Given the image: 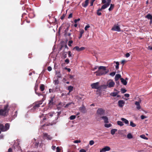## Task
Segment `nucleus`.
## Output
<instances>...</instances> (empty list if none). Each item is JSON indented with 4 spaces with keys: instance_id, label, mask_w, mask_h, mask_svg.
Masks as SVG:
<instances>
[{
    "instance_id": "obj_1",
    "label": "nucleus",
    "mask_w": 152,
    "mask_h": 152,
    "mask_svg": "<svg viewBox=\"0 0 152 152\" xmlns=\"http://www.w3.org/2000/svg\"><path fill=\"white\" fill-rule=\"evenodd\" d=\"M109 71L106 69V67L104 66H100L98 67V70L95 72L96 76H101L106 75L108 73Z\"/></svg>"
},
{
    "instance_id": "obj_2",
    "label": "nucleus",
    "mask_w": 152,
    "mask_h": 152,
    "mask_svg": "<svg viewBox=\"0 0 152 152\" xmlns=\"http://www.w3.org/2000/svg\"><path fill=\"white\" fill-rule=\"evenodd\" d=\"M8 106V105L7 104L4 106L3 109H0V115L4 116L8 113L9 110Z\"/></svg>"
},
{
    "instance_id": "obj_3",
    "label": "nucleus",
    "mask_w": 152,
    "mask_h": 152,
    "mask_svg": "<svg viewBox=\"0 0 152 152\" xmlns=\"http://www.w3.org/2000/svg\"><path fill=\"white\" fill-rule=\"evenodd\" d=\"M10 128V124L7 123L5 126L2 124H0V130L2 132H5L8 130Z\"/></svg>"
},
{
    "instance_id": "obj_4",
    "label": "nucleus",
    "mask_w": 152,
    "mask_h": 152,
    "mask_svg": "<svg viewBox=\"0 0 152 152\" xmlns=\"http://www.w3.org/2000/svg\"><path fill=\"white\" fill-rule=\"evenodd\" d=\"M68 31L69 27H68L64 30V35L66 37H69V39H72V38L70 36L71 35V33L69 32Z\"/></svg>"
},
{
    "instance_id": "obj_5",
    "label": "nucleus",
    "mask_w": 152,
    "mask_h": 152,
    "mask_svg": "<svg viewBox=\"0 0 152 152\" xmlns=\"http://www.w3.org/2000/svg\"><path fill=\"white\" fill-rule=\"evenodd\" d=\"M99 82L93 83L91 84V86L92 88L98 89L99 88Z\"/></svg>"
},
{
    "instance_id": "obj_6",
    "label": "nucleus",
    "mask_w": 152,
    "mask_h": 152,
    "mask_svg": "<svg viewBox=\"0 0 152 152\" xmlns=\"http://www.w3.org/2000/svg\"><path fill=\"white\" fill-rule=\"evenodd\" d=\"M115 84V83L112 80H110L107 83V86L108 88L113 87Z\"/></svg>"
},
{
    "instance_id": "obj_7",
    "label": "nucleus",
    "mask_w": 152,
    "mask_h": 152,
    "mask_svg": "<svg viewBox=\"0 0 152 152\" xmlns=\"http://www.w3.org/2000/svg\"><path fill=\"white\" fill-rule=\"evenodd\" d=\"M105 110L102 108H99L97 111V114L100 115H103L104 114Z\"/></svg>"
},
{
    "instance_id": "obj_8",
    "label": "nucleus",
    "mask_w": 152,
    "mask_h": 152,
    "mask_svg": "<svg viewBox=\"0 0 152 152\" xmlns=\"http://www.w3.org/2000/svg\"><path fill=\"white\" fill-rule=\"evenodd\" d=\"M43 137L44 138L48 140H50L52 139V137L50 135H48L47 133H43Z\"/></svg>"
},
{
    "instance_id": "obj_9",
    "label": "nucleus",
    "mask_w": 152,
    "mask_h": 152,
    "mask_svg": "<svg viewBox=\"0 0 152 152\" xmlns=\"http://www.w3.org/2000/svg\"><path fill=\"white\" fill-rule=\"evenodd\" d=\"M110 148L108 146H106L100 149V152H105L110 150Z\"/></svg>"
},
{
    "instance_id": "obj_10",
    "label": "nucleus",
    "mask_w": 152,
    "mask_h": 152,
    "mask_svg": "<svg viewBox=\"0 0 152 152\" xmlns=\"http://www.w3.org/2000/svg\"><path fill=\"white\" fill-rule=\"evenodd\" d=\"M112 30L118 32L121 31V29L119 26L115 25L111 29Z\"/></svg>"
},
{
    "instance_id": "obj_11",
    "label": "nucleus",
    "mask_w": 152,
    "mask_h": 152,
    "mask_svg": "<svg viewBox=\"0 0 152 152\" xmlns=\"http://www.w3.org/2000/svg\"><path fill=\"white\" fill-rule=\"evenodd\" d=\"M54 97V96L50 97V99L49 100V105H53L55 104V102L53 100Z\"/></svg>"
},
{
    "instance_id": "obj_12",
    "label": "nucleus",
    "mask_w": 152,
    "mask_h": 152,
    "mask_svg": "<svg viewBox=\"0 0 152 152\" xmlns=\"http://www.w3.org/2000/svg\"><path fill=\"white\" fill-rule=\"evenodd\" d=\"M79 110L81 112L83 113H85L86 112V108L83 104L79 108Z\"/></svg>"
},
{
    "instance_id": "obj_13",
    "label": "nucleus",
    "mask_w": 152,
    "mask_h": 152,
    "mask_svg": "<svg viewBox=\"0 0 152 152\" xmlns=\"http://www.w3.org/2000/svg\"><path fill=\"white\" fill-rule=\"evenodd\" d=\"M141 102V100H140L139 102L136 101L135 104L136 106V107L137 109L140 110L141 109V106L140 105V103Z\"/></svg>"
},
{
    "instance_id": "obj_14",
    "label": "nucleus",
    "mask_w": 152,
    "mask_h": 152,
    "mask_svg": "<svg viewBox=\"0 0 152 152\" xmlns=\"http://www.w3.org/2000/svg\"><path fill=\"white\" fill-rule=\"evenodd\" d=\"M85 48L84 47H81L80 48L79 47L76 46L75 47L74 49H75L76 50L78 51H80L82 50H83L85 49Z\"/></svg>"
},
{
    "instance_id": "obj_15",
    "label": "nucleus",
    "mask_w": 152,
    "mask_h": 152,
    "mask_svg": "<svg viewBox=\"0 0 152 152\" xmlns=\"http://www.w3.org/2000/svg\"><path fill=\"white\" fill-rule=\"evenodd\" d=\"M114 91H116L115 92H113L111 93L110 94V95L112 96H116L119 93V91H118L115 89H114Z\"/></svg>"
},
{
    "instance_id": "obj_16",
    "label": "nucleus",
    "mask_w": 152,
    "mask_h": 152,
    "mask_svg": "<svg viewBox=\"0 0 152 152\" xmlns=\"http://www.w3.org/2000/svg\"><path fill=\"white\" fill-rule=\"evenodd\" d=\"M125 104L124 101L123 100H119L118 102V106L120 107L123 106Z\"/></svg>"
},
{
    "instance_id": "obj_17",
    "label": "nucleus",
    "mask_w": 152,
    "mask_h": 152,
    "mask_svg": "<svg viewBox=\"0 0 152 152\" xmlns=\"http://www.w3.org/2000/svg\"><path fill=\"white\" fill-rule=\"evenodd\" d=\"M89 3V0H86L84 3L82 4V6L84 7H86L88 5Z\"/></svg>"
},
{
    "instance_id": "obj_18",
    "label": "nucleus",
    "mask_w": 152,
    "mask_h": 152,
    "mask_svg": "<svg viewBox=\"0 0 152 152\" xmlns=\"http://www.w3.org/2000/svg\"><path fill=\"white\" fill-rule=\"evenodd\" d=\"M101 118L104 120L105 123H107L108 122V118L106 116H102Z\"/></svg>"
},
{
    "instance_id": "obj_19",
    "label": "nucleus",
    "mask_w": 152,
    "mask_h": 152,
    "mask_svg": "<svg viewBox=\"0 0 152 152\" xmlns=\"http://www.w3.org/2000/svg\"><path fill=\"white\" fill-rule=\"evenodd\" d=\"M121 120L122 121H124L125 124L128 125L129 124V122L128 120L124 118H121Z\"/></svg>"
},
{
    "instance_id": "obj_20",
    "label": "nucleus",
    "mask_w": 152,
    "mask_h": 152,
    "mask_svg": "<svg viewBox=\"0 0 152 152\" xmlns=\"http://www.w3.org/2000/svg\"><path fill=\"white\" fill-rule=\"evenodd\" d=\"M121 83L124 85H126L127 84V82L126 80H125L123 78H121Z\"/></svg>"
},
{
    "instance_id": "obj_21",
    "label": "nucleus",
    "mask_w": 152,
    "mask_h": 152,
    "mask_svg": "<svg viewBox=\"0 0 152 152\" xmlns=\"http://www.w3.org/2000/svg\"><path fill=\"white\" fill-rule=\"evenodd\" d=\"M121 75L119 74H116L115 77V81L118 80L119 78L121 77Z\"/></svg>"
},
{
    "instance_id": "obj_22",
    "label": "nucleus",
    "mask_w": 152,
    "mask_h": 152,
    "mask_svg": "<svg viewBox=\"0 0 152 152\" xmlns=\"http://www.w3.org/2000/svg\"><path fill=\"white\" fill-rule=\"evenodd\" d=\"M56 75L58 78H61V75L60 72L56 71Z\"/></svg>"
},
{
    "instance_id": "obj_23",
    "label": "nucleus",
    "mask_w": 152,
    "mask_h": 152,
    "mask_svg": "<svg viewBox=\"0 0 152 152\" xmlns=\"http://www.w3.org/2000/svg\"><path fill=\"white\" fill-rule=\"evenodd\" d=\"M109 5L107 4V3L105 4L102 6V9L104 10Z\"/></svg>"
},
{
    "instance_id": "obj_24",
    "label": "nucleus",
    "mask_w": 152,
    "mask_h": 152,
    "mask_svg": "<svg viewBox=\"0 0 152 152\" xmlns=\"http://www.w3.org/2000/svg\"><path fill=\"white\" fill-rule=\"evenodd\" d=\"M117 131V129H111L110 131L111 134L112 135H114L115 134V133Z\"/></svg>"
},
{
    "instance_id": "obj_25",
    "label": "nucleus",
    "mask_w": 152,
    "mask_h": 152,
    "mask_svg": "<svg viewBox=\"0 0 152 152\" xmlns=\"http://www.w3.org/2000/svg\"><path fill=\"white\" fill-rule=\"evenodd\" d=\"M73 89V87L71 86H69L67 88V90H68L69 92L72 91Z\"/></svg>"
},
{
    "instance_id": "obj_26",
    "label": "nucleus",
    "mask_w": 152,
    "mask_h": 152,
    "mask_svg": "<svg viewBox=\"0 0 152 152\" xmlns=\"http://www.w3.org/2000/svg\"><path fill=\"white\" fill-rule=\"evenodd\" d=\"M145 18H147L148 19H152V15L150 14H148L145 17Z\"/></svg>"
},
{
    "instance_id": "obj_27",
    "label": "nucleus",
    "mask_w": 152,
    "mask_h": 152,
    "mask_svg": "<svg viewBox=\"0 0 152 152\" xmlns=\"http://www.w3.org/2000/svg\"><path fill=\"white\" fill-rule=\"evenodd\" d=\"M114 7V5L113 4H111L110 5V7L108 9V10L110 11L112 10L113 9Z\"/></svg>"
},
{
    "instance_id": "obj_28",
    "label": "nucleus",
    "mask_w": 152,
    "mask_h": 152,
    "mask_svg": "<svg viewBox=\"0 0 152 152\" xmlns=\"http://www.w3.org/2000/svg\"><path fill=\"white\" fill-rule=\"evenodd\" d=\"M117 123V124L120 126H123L124 125L123 122L121 121H118Z\"/></svg>"
},
{
    "instance_id": "obj_29",
    "label": "nucleus",
    "mask_w": 152,
    "mask_h": 152,
    "mask_svg": "<svg viewBox=\"0 0 152 152\" xmlns=\"http://www.w3.org/2000/svg\"><path fill=\"white\" fill-rule=\"evenodd\" d=\"M130 125L132 127H134L136 126V125L132 121H131L130 122Z\"/></svg>"
},
{
    "instance_id": "obj_30",
    "label": "nucleus",
    "mask_w": 152,
    "mask_h": 152,
    "mask_svg": "<svg viewBox=\"0 0 152 152\" xmlns=\"http://www.w3.org/2000/svg\"><path fill=\"white\" fill-rule=\"evenodd\" d=\"M40 89L42 91H43L45 89V86L44 85L42 84L40 86Z\"/></svg>"
},
{
    "instance_id": "obj_31",
    "label": "nucleus",
    "mask_w": 152,
    "mask_h": 152,
    "mask_svg": "<svg viewBox=\"0 0 152 152\" xmlns=\"http://www.w3.org/2000/svg\"><path fill=\"white\" fill-rule=\"evenodd\" d=\"M127 138L129 139H131L133 138L132 135L130 133H129L127 135Z\"/></svg>"
},
{
    "instance_id": "obj_32",
    "label": "nucleus",
    "mask_w": 152,
    "mask_h": 152,
    "mask_svg": "<svg viewBox=\"0 0 152 152\" xmlns=\"http://www.w3.org/2000/svg\"><path fill=\"white\" fill-rule=\"evenodd\" d=\"M84 32V31L83 30H81L80 31V35L79 37V38H81L82 36V34Z\"/></svg>"
},
{
    "instance_id": "obj_33",
    "label": "nucleus",
    "mask_w": 152,
    "mask_h": 152,
    "mask_svg": "<svg viewBox=\"0 0 152 152\" xmlns=\"http://www.w3.org/2000/svg\"><path fill=\"white\" fill-rule=\"evenodd\" d=\"M112 126V125L110 124H105L104 125L105 127L106 128H109L110 127Z\"/></svg>"
},
{
    "instance_id": "obj_34",
    "label": "nucleus",
    "mask_w": 152,
    "mask_h": 152,
    "mask_svg": "<svg viewBox=\"0 0 152 152\" xmlns=\"http://www.w3.org/2000/svg\"><path fill=\"white\" fill-rule=\"evenodd\" d=\"M53 83L55 85H58L59 83V81L58 79L54 80L53 81Z\"/></svg>"
},
{
    "instance_id": "obj_35",
    "label": "nucleus",
    "mask_w": 152,
    "mask_h": 152,
    "mask_svg": "<svg viewBox=\"0 0 152 152\" xmlns=\"http://www.w3.org/2000/svg\"><path fill=\"white\" fill-rule=\"evenodd\" d=\"M76 118V116L75 115H72L69 118L71 120H74V119H75Z\"/></svg>"
},
{
    "instance_id": "obj_36",
    "label": "nucleus",
    "mask_w": 152,
    "mask_h": 152,
    "mask_svg": "<svg viewBox=\"0 0 152 152\" xmlns=\"http://www.w3.org/2000/svg\"><path fill=\"white\" fill-rule=\"evenodd\" d=\"M115 64L116 65L115 66V68L116 69H118L119 68V63L118 62H116Z\"/></svg>"
},
{
    "instance_id": "obj_37",
    "label": "nucleus",
    "mask_w": 152,
    "mask_h": 152,
    "mask_svg": "<svg viewBox=\"0 0 152 152\" xmlns=\"http://www.w3.org/2000/svg\"><path fill=\"white\" fill-rule=\"evenodd\" d=\"M140 137H141L142 138L145 139V140H148V138L146 137L144 135H142L140 136Z\"/></svg>"
},
{
    "instance_id": "obj_38",
    "label": "nucleus",
    "mask_w": 152,
    "mask_h": 152,
    "mask_svg": "<svg viewBox=\"0 0 152 152\" xmlns=\"http://www.w3.org/2000/svg\"><path fill=\"white\" fill-rule=\"evenodd\" d=\"M115 72H113L110 74V75L112 77H113L115 74Z\"/></svg>"
},
{
    "instance_id": "obj_39",
    "label": "nucleus",
    "mask_w": 152,
    "mask_h": 152,
    "mask_svg": "<svg viewBox=\"0 0 152 152\" xmlns=\"http://www.w3.org/2000/svg\"><path fill=\"white\" fill-rule=\"evenodd\" d=\"M121 91L122 93H124L126 91V90L125 89L121 88Z\"/></svg>"
},
{
    "instance_id": "obj_40",
    "label": "nucleus",
    "mask_w": 152,
    "mask_h": 152,
    "mask_svg": "<svg viewBox=\"0 0 152 152\" xmlns=\"http://www.w3.org/2000/svg\"><path fill=\"white\" fill-rule=\"evenodd\" d=\"M73 42L72 40H70L68 42V45L69 46H71V44H72Z\"/></svg>"
},
{
    "instance_id": "obj_41",
    "label": "nucleus",
    "mask_w": 152,
    "mask_h": 152,
    "mask_svg": "<svg viewBox=\"0 0 152 152\" xmlns=\"http://www.w3.org/2000/svg\"><path fill=\"white\" fill-rule=\"evenodd\" d=\"M94 143V142L93 140H91L89 142V144L91 145H93Z\"/></svg>"
},
{
    "instance_id": "obj_42",
    "label": "nucleus",
    "mask_w": 152,
    "mask_h": 152,
    "mask_svg": "<svg viewBox=\"0 0 152 152\" xmlns=\"http://www.w3.org/2000/svg\"><path fill=\"white\" fill-rule=\"evenodd\" d=\"M90 27L89 25H87L86 26L85 28V30L86 31H87L88 28H89Z\"/></svg>"
},
{
    "instance_id": "obj_43",
    "label": "nucleus",
    "mask_w": 152,
    "mask_h": 152,
    "mask_svg": "<svg viewBox=\"0 0 152 152\" xmlns=\"http://www.w3.org/2000/svg\"><path fill=\"white\" fill-rule=\"evenodd\" d=\"M68 57H70L72 56V55L71 54V52L69 51H68Z\"/></svg>"
},
{
    "instance_id": "obj_44",
    "label": "nucleus",
    "mask_w": 152,
    "mask_h": 152,
    "mask_svg": "<svg viewBox=\"0 0 152 152\" xmlns=\"http://www.w3.org/2000/svg\"><path fill=\"white\" fill-rule=\"evenodd\" d=\"M65 62L67 64H68L69 62V60L67 58L65 60Z\"/></svg>"
},
{
    "instance_id": "obj_45",
    "label": "nucleus",
    "mask_w": 152,
    "mask_h": 152,
    "mask_svg": "<svg viewBox=\"0 0 152 152\" xmlns=\"http://www.w3.org/2000/svg\"><path fill=\"white\" fill-rule=\"evenodd\" d=\"M74 143H80L81 142V141L80 140H75L73 142Z\"/></svg>"
},
{
    "instance_id": "obj_46",
    "label": "nucleus",
    "mask_w": 152,
    "mask_h": 152,
    "mask_svg": "<svg viewBox=\"0 0 152 152\" xmlns=\"http://www.w3.org/2000/svg\"><path fill=\"white\" fill-rule=\"evenodd\" d=\"M61 149L58 147H57L56 148V152H61L60 151Z\"/></svg>"
},
{
    "instance_id": "obj_47",
    "label": "nucleus",
    "mask_w": 152,
    "mask_h": 152,
    "mask_svg": "<svg viewBox=\"0 0 152 152\" xmlns=\"http://www.w3.org/2000/svg\"><path fill=\"white\" fill-rule=\"evenodd\" d=\"M96 14L97 15H98L99 16H100L101 15L102 13L99 11H97V12H96Z\"/></svg>"
},
{
    "instance_id": "obj_48",
    "label": "nucleus",
    "mask_w": 152,
    "mask_h": 152,
    "mask_svg": "<svg viewBox=\"0 0 152 152\" xmlns=\"http://www.w3.org/2000/svg\"><path fill=\"white\" fill-rule=\"evenodd\" d=\"M111 0H107V4L108 5H110V3H111Z\"/></svg>"
},
{
    "instance_id": "obj_49",
    "label": "nucleus",
    "mask_w": 152,
    "mask_h": 152,
    "mask_svg": "<svg viewBox=\"0 0 152 152\" xmlns=\"http://www.w3.org/2000/svg\"><path fill=\"white\" fill-rule=\"evenodd\" d=\"M130 56V55L129 53H127L125 54V56L126 57L128 58Z\"/></svg>"
},
{
    "instance_id": "obj_50",
    "label": "nucleus",
    "mask_w": 152,
    "mask_h": 152,
    "mask_svg": "<svg viewBox=\"0 0 152 152\" xmlns=\"http://www.w3.org/2000/svg\"><path fill=\"white\" fill-rule=\"evenodd\" d=\"M141 118L142 119H143L145 118H146V117L143 115H142L141 116Z\"/></svg>"
},
{
    "instance_id": "obj_51",
    "label": "nucleus",
    "mask_w": 152,
    "mask_h": 152,
    "mask_svg": "<svg viewBox=\"0 0 152 152\" xmlns=\"http://www.w3.org/2000/svg\"><path fill=\"white\" fill-rule=\"evenodd\" d=\"M48 71H50L52 70V68L50 66H48Z\"/></svg>"
},
{
    "instance_id": "obj_52",
    "label": "nucleus",
    "mask_w": 152,
    "mask_h": 152,
    "mask_svg": "<svg viewBox=\"0 0 152 152\" xmlns=\"http://www.w3.org/2000/svg\"><path fill=\"white\" fill-rule=\"evenodd\" d=\"M80 18H78L77 19H75L74 20V22L75 23H76L77 22L79 21H80Z\"/></svg>"
},
{
    "instance_id": "obj_53",
    "label": "nucleus",
    "mask_w": 152,
    "mask_h": 152,
    "mask_svg": "<svg viewBox=\"0 0 152 152\" xmlns=\"http://www.w3.org/2000/svg\"><path fill=\"white\" fill-rule=\"evenodd\" d=\"M80 152H86V151L84 149H81L80 150Z\"/></svg>"
},
{
    "instance_id": "obj_54",
    "label": "nucleus",
    "mask_w": 152,
    "mask_h": 152,
    "mask_svg": "<svg viewBox=\"0 0 152 152\" xmlns=\"http://www.w3.org/2000/svg\"><path fill=\"white\" fill-rule=\"evenodd\" d=\"M72 13H70L69 15L68 18H71L72 17Z\"/></svg>"
},
{
    "instance_id": "obj_55",
    "label": "nucleus",
    "mask_w": 152,
    "mask_h": 152,
    "mask_svg": "<svg viewBox=\"0 0 152 152\" xmlns=\"http://www.w3.org/2000/svg\"><path fill=\"white\" fill-rule=\"evenodd\" d=\"M35 93L38 96H40L42 95V94L40 93H38L36 92V90H35Z\"/></svg>"
},
{
    "instance_id": "obj_56",
    "label": "nucleus",
    "mask_w": 152,
    "mask_h": 152,
    "mask_svg": "<svg viewBox=\"0 0 152 152\" xmlns=\"http://www.w3.org/2000/svg\"><path fill=\"white\" fill-rule=\"evenodd\" d=\"M124 96L126 97H128L129 96V95L128 94H124Z\"/></svg>"
},
{
    "instance_id": "obj_57",
    "label": "nucleus",
    "mask_w": 152,
    "mask_h": 152,
    "mask_svg": "<svg viewBox=\"0 0 152 152\" xmlns=\"http://www.w3.org/2000/svg\"><path fill=\"white\" fill-rule=\"evenodd\" d=\"M98 66H95L94 68L92 69V70L94 71L96 69L98 68Z\"/></svg>"
},
{
    "instance_id": "obj_58",
    "label": "nucleus",
    "mask_w": 152,
    "mask_h": 152,
    "mask_svg": "<svg viewBox=\"0 0 152 152\" xmlns=\"http://www.w3.org/2000/svg\"><path fill=\"white\" fill-rule=\"evenodd\" d=\"M7 152H12V150L11 148H10L8 151Z\"/></svg>"
},
{
    "instance_id": "obj_59",
    "label": "nucleus",
    "mask_w": 152,
    "mask_h": 152,
    "mask_svg": "<svg viewBox=\"0 0 152 152\" xmlns=\"http://www.w3.org/2000/svg\"><path fill=\"white\" fill-rule=\"evenodd\" d=\"M71 104V103H68V104H67L66 105V106H65V107H67L68 106H69V105H70V104Z\"/></svg>"
},
{
    "instance_id": "obj_60",
    "label": "nucleus",
    "mask_w": 152,
    "mask_h": 152,
    "mask_svg": "<svg viewBox=\"0 0 152 152\" xmlns=\"http://www.w3.org/2000/svg\"><path fill=\"white\" fill-rule=\"evenodd\" d=\"M56 148V146H53L52 147V148L53 150H55Z\"/></svg>"
},
{
    "instance_id": "obj_61",
    "label": "nucleus",
    "mask_w": 152,
    "mask_h": 152,
    "mask_svg": "<svg viewBox=\"0 0 152 152\" xmlns=\"http://www.w3.org/2000/svg\"><path fill=\"white\" fill-rule=\"evenodd\" d=\"M148 49L151 50H152V46H149L148 47Z\"/></svg>"
},
{
    "instance_id": "obj_62",
    "label": "nucleus",
    "mask_w": 152,
    "mask_h": 152,
    "mask_svg": "<svg viewBox=\"0 0 152 152\" xmlns=\"http://www.w3.org/2000/svg\"><path fill=\"white\" fill-rule=\"evenodd\" d=\"M106 0H102V3L104 4L106 3Z\"/></svg>"
},
{
    "instance_id": "obj_63",
    "label": "nucleus",
    "mask_w": 152,
    "mask_h": 152,
    "mask_svg": "<svg viewBox=\"0 0 152 152\" xmlns=\"http://www.w3.org/2000/svg\"><path fill=\"white\" fill-rule=\"evenodd\" d=\"M125 62H126V61L124 60H122L121 61V64H124L125 63Z\"/></svg>"
},
{
    "instance_id": "obj_64",
    "label": "nucleus",
    "mask_w": 152,
    "mask_h": 152,
    "mask_svg": "<svg viewBox=\"0 0 152 152\" xmlns=\"http://www.w3.org/2000/svg\"><path fill=\"white\" fill-rule=\"evenodd\" d=\"M39 104H36L35 105V107H39Z\"/></svg>"
}]
</instances>
